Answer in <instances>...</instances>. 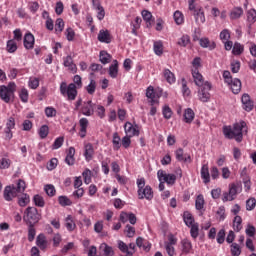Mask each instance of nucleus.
<instances>
[{
  "label": "nucleus",
  "instance_id": "obj_38",
  "mask_svg": "<svg viewBox=\"0 0 256 256\" xmlns=\"http://www.w3.org/2000/svg\"><path fill=\"white\" fill-rule=\"evenodd\" d=\"M243 51H245V46L239 42H235L232 48V53L236 56L242 55Z\"/></svg>",
  "mask_w": 256,
  "mask_h": 256
},
{
  "label": "nucleus",
  "instance_id": "obj_64",
  "mask_svg": "<svg viewBox=\"0 0 256 256\" xmlns=\"http://www.w3.org/2000/svg\"><path fill=\"white\" fill-rule=\"evenodd\" d=\"M248 45V49L250 51V55H252V57H256V44L255 42H247Z\"/></svg>",
  "mask_w": 256,
  "mask_h": 256
},
{
  "label": "nucleus",
  "instance_id": "obj_14",
  "mask_svg": "<svg viewBox=\"0 0 256 256\" xmlns=\"http://www.w3.org/2000/svg\"><path fill=\"white\" fill-rule=\"evenodd\" d=\"M230 87L234 95H239L241 93V80L238 78H233L230 83L227 84Z\"/></svg>",
  "mask_w": 256,
  "mask_h": 256
},
{
  "label": "nucleus",
  "instance_id": "obj_39",
  "mask_svg": "<svg viewBox=\"0 0 256 256\" xmlns=\"http://www.w3.org/2000/svg\"><path fill=\"white\" fill-rule=\"evenodd\" d=\"M118 249L121 253H125L126 256H133V252H129V246L121 240L118 241Z\"/></svg>",
  "mask_w": 256,
  "mask_h": 256
},
{
  "label": "nucleus",
  "instance_id": "obj_27",
  "mask_svg": "<svg viewBox=\"0 0 256 256\" xmlns=\"http://www.w3.org/2000/svg\"><path fill=\"white\" fill-rule=\"evenodd\" d=\"M182 245V252L185 253V255H189L191 251H193V244L189 241V239H183L181 241Z\"/></svg>",
  "mask_w": 256,
  "mask_h": 256
},
{
  "label": "nucleus",
  "instance_id": "obj_50",
  "mask_svg": "<svg viewBox=\"0 0 256 256\" xmlns=\"http://www.w3.org/2000/svg\"><path fill=\"white\" fill-rule=\"evenodd\" d=\"M162 114L164 119H171V117H173V110H171V107H169V105H165L162 108Z\"/></svg>",
  "mask_w": 256,
  "mask_h": 256
},
{
  "label": "nucleus",
  "instance_id": "obj_57",
  "mask_svg": "<svg viewBox=\"0 0 256 256\" xmlns=\"http://www.w3.org/2000/svg\"><path fill=\"white\" fill-rule=\"evenodd\" d=\"M154 53H156V55H163V42L162 41L154 42Z\"/></svg>",
  "mask_w": 256,
  "mask_h": 256
},
{
  "label": "nucleus",
  "instance_id": "obj_35",
  "mask_svg": "<svg viewBox=\"0 0 256 256\" xmlns=\"http://www.w3.org/2000/svg\"><path fill=\"white\" fill-rule=\"evenodd\" d=\"M195 208L197 209V211H203V209L205 208V198L202 194L196 197Z\"/></svg>",
  "mask_w": 256,
  "mask_h": 256
},
{
  "label": "nucleus",
  "instance_id": "obj_3",
  "mask_svg": "<svg viewBox=\"0 0 256 256\" xmlns=\"http://www.w3.org/2000/svg\"><path fill=\"white\" fill-rule=\"evenodd\" d=\"M74 110L79 111V113L85 115V117H92V115L95 114V104L91 100L83 102V99L79 98L75 102Z\"/></svg>",
  "mask_w": 256,
  "mask_h": 256
},
{
  "label": "nucleus",
  "instance_id": "obj_9",
  "mask_svg": "<svg viewBox=\"0 0 256 256\" xmlns=\"http://www.w3.org/2000/svg\"><path fill=\"white\" fill-rule=\"evenodd\" d=\"M157 177L158 181H164L167 185H175V181H177L175 174H167L164 170H158Z\"/></svg>",
  "mask_w": 256,
  "mask_h": 256
},
{
  "label": "nucleus",
  "instance_id": "obj_45",
  "mask_svg": "<svg viewBox=\"0 0 256 256\" xmlns=\"http://www.w3.org/2000/svg\"><path fill=\"white\" fill-rule=\"evenodd\" d=\"M30 201L31 199L29 198L28 194H22V196L18 198V205L20 207H27Z\"/></svg>",
  "mask_w": 256,
  "mask_h": 256
},
{
  "label": "nucleus",
  "instance_id": "obj_29",
  "mask_svg": "<svg viewBox=\"0 0 256 256\" xmlns=\"http://www.w3.org/2000/svg\"><path fill=\"white\" fill-rule=\"evenodd\" d=\"M163 77L170 85H173V83L176 81L175 74H173V72H171L169 69L163 70Z\"/></svg>",
  "mask_w": 256,
  "mask_h": 256
},
{
  "label": "nucleus",
  "instance_id": "obj_41",
  "mask_svg": "<svg viewBox=\"0 0 256 256\" xmlns=\"http://www.w3.org/2000/svg\"><path fill=\"white\" fill-rule=\"evenodd\" d=\"M243 219L241 218V216H235L234 220H233V227H234V231H241V229H243Z\"/></svg>",
  "mask_w": 256,
  "mask_h": 256
},
{
  "label": "nucleus",
  "instance_id": "obj_20",
  "mask_svg": "<svg viewBox=\"0 0 256 256\" xmlns=\"http://www.w3.org/2000/svg\"><path fill=\"white\" fill-rule=\"evenodd\" d=\"M95 155V148H93V144L87 143L84 146V157L87 162L91 161Z\"/></svg>",
  "mask_w": 256,
  "mask_h": 256
},
{
  "label": "nucleus",
  "instance_id": "obj_7",
  "mask_svg": "<svg viewBox=\"0 0 256 256\" xmlns=\"http://www.w3.org/2000/svg\"><path fill=\"white\" fill-rule=\"evenodd\" d=\"M212 85L211 82L206 81L203 86H200V89L198 90V99L202 103H209L211 100V91Z\"/></svg>",
  "mask_w": 256,
  "mask_h": 256
},
{
  "label": "nucleus",
  "instance_id": "obj_33",
  "mask_svg": "<svg viewBox=\"0 0 256 256\" xmlns=\"http://www.w3.org/2000/svg\"><path fill=\"white\" fill-rule=\"evenodd\" d=\"M193 119H195V112L193 111V109H186L184 111V121L186 123H193Z\"/></svg>",
  "mask_w": 256,
  "mask_h": 256
},
{
  "label": "nucleus",
  "instance_id": "obj_1",
  "mask_svg": "<svg viewBox=\"0 0 256 256\" xmlns=\"http://www.w3.org/2000/svg\"><path fill=\"white\" fill-rule=\"evenodd\" d=\"M247 127L245 121L236 122L231 126H223V135L226 139H235L237 143L243 141V129Z\"/></svg>",
  "mask_w": 256,
  "mask_h": 256
},
{
  "label": "nucleus",
  "instance_id": "obj_16",
  "mask_svg": "<svg viewBox=\"0 0 256 256\" xmlns=\"http://www.w3.org/2000/svg\"><path fill=\"white\" fill-rule=\"evenodd\" d=\"M192 77L197 87H203L205 85V79L203 78V75L199 72V70L192 69Z\"/></svg>",
  "mask_w": 256,
  "mask_h": 256
},
{
  "label": "nucleus",
  "instance_id": "obj_40",
  "mask_svg": "<svg viewBox=\"0 0 256 256\" xmlns=\"http://www.w3.org/2000/svg\"><path fill=\"white\" fill-rule=\"evenodd\" d=\"M178 45L180 47H187L191 45V37L187 34L182 35V37L178 40Z\"/></svg>",
  "mask_w": 256,
  "mask_h": 256
},
{
  "label": "nucleus",
  "instance_id": "obj_34",
  "mask_svg": "<svg viewBox=\"0 0 256 256\" xmlns=\"http://www.w3.org/2000/svg\"><path fill=\"white\" fill-rule=\"evenodd\" d=\"M141 15L143 20L146 21L147 27H151V23H153V14H151V12H149L148 10H143L141 12Z\"/></svg>",
  "mask_w": 256,
  "mask_h": 256
},
{
  "label": "nucleus",
  "instance_id": "obj_5",
  "mask_svg": "<svg viewBox=\"0 0 256 256\" xmlns=\"http://www.w3.org/2000/svg\"><path fill=\"white\" fill-rule=\"evenodd\" d=\"M77 85L70 83L67 85V82H62L60 84V93L63 97H67L68 101H75L77 99Z\"/></svg>",
  "mask_w": 256,
  "mask_h": 256
},
{
  "label": "nucleus",
  "instance_id": "obj_2",
  "mask_svg": "<svg viewBox=\"0 0 256 256\" xmlns=\"http://www.w3.org/2000/svg\"><path fill=\"white\" fill-rule=\"evenodd\" d=\"M26 188H27V185L25 184V182L19 179L16 186L9 185L5 187L3 192V197L5 201H13L15 197H19V193H25Z\"/></svg>",
  "mask_w": 256,
  "mask_h": 256
},
{
  "label": "nucleus",
  "instance_id": "obj_8",
  "mask_svg": "<svg viewBox=\"0 0 256 256\" xmlns=\"http://www.w3.org/2000/svg\"><path fill=\"white\" fill-rule=\"evenodd\" d=\"M239 195V185L235 183L229 184V191L223 193L222 201L227 203V201H235Z\"/></svg>",
  "mask_w": 256,
  "mask_h": 256
},
{
  "label": "nucleus",
  "instance_id": "obj_52",
  "mask_svg": "<svg viewBox=\"0 0 256 256\" xmlns=\"http://www.w3.org/2000/svg\"><path fill=\"white\" fill-rule=\"evenodd\" d=\"M6 49L8 53H15L17 51V42L15 40H8Z\"/></svg>",
  "mask_w": 256,
  "mask_h": 256
},
{
  "label": "nucleus",
  "instance_id": "obj_11",
  "mask_svg": "<svg viewBox=\"0 0 256 256\" xmlns=\"http://www.w3.org/2000/svg\"><path fill=\"white\" fill-rule=\"evenodd\" d=\"M124 131L128 137H139V125L133 124L131 122H126L124 124Z\"/></svg>",
  "mask_w": 256,
  "mask_h": 256
},
{
  "label": "nucleus",
  "instance_id": "obj_19",
  "mask_svg": "<svg viewBox=\"0 0 256 256\" xmlns=\"http://www.w3.org/2000/svg\"><path fill=\"white\" fill-rule=\"evenodd\" d=\"M79 125H80L79 136L81 137V139H85V137H87V127H89V120L87 118H81L79 120Z\"/></svg>",
  "mask_w": 256,
  "mask_h": 256
},
{
  "label": "nucleus",
  "instance_id": "obj_21",
  "mask_svg": "<svg viewBox=\"0 0 256 256\" xmlns=\"http://www.w3.org/2000/svg\"><path fill=\"white\" fill-rule=\"evenodd\" d=\"M98 41H100V43H111L112 37L109 30H100L98 33Z\"/></svg>",
  "mask_w": 256,
  "mask_h": 256
},
{
  "label": "nucleus",
  "instance_id": "obj_13",
  "mask_svg": "<svg viewBox=\"0 0 256 256\" xmlns=\"http://www.w3.org/2000/svg\"><path fill=\"white\" fill-rule=\"evenodd\" d=\"M36 245L39 247L41 251H47V247L49 246V241H47V236L41 233L36 238Z\"/></svg>",
  "mask_w": 256,
  "mask_h": 256
},
{
  "label": "nucleus",
  "instance_id": "obj_4",
  "mask_svg": "<svg viewBox=\"0 0 256 256\" xmlns=\"http://www.w3.org/2000/svg\"><path fill=\"white\" fill-rule=\"evenodd\" d=\"M136 185L138 187V199H147V201L153 199V189L149 185L145 186V178H138Z\"/></svg>",
  "mask_w": 256,
  "mask_h": 256
},
{
  "label": "nucleus",
  "instance_id": "obj_63",
  "mask_svg": "<svg viewBox=\"0 0 256 256\" xmlns=\"http://www.w3.org/2000/svg\"><path fill=\"white\" fill-rule=\"evenodd\" d=\"M11 167V160L9 158H2L0 160V169H9Z\"/></svg>",
  "mask_w": 256,
  "mask_h": 256
},
{
  "label": "nucleus",
  "instance_id": "obj_22",
  "mask_svg": "<svg viewBox=\"0 0 256 256\" xmlns=\"http://www.w3.org/2000/svg\"><path fill=\"white\" fill-rule=\"evenodd\" d=\"M11 97H13V94L7 90V86H0V99H2L4 103H11Z\"/></svg>",
  "mask_w": 256,
  "mask_h": 256
},
{
  "label": "nucleus",
  "instance_id": "obj_43",
  "mask_svg": "<svg viewBox=\"0 0 256 256\" xmlns=\"http://www.w3.org/2000/svg\"><path fill=\"white\" fill-rule=\"evenodd\" d=\"M19 98L22 101V103H28L29 102V91L27 90V88H22L19 92H18Z\"/></svg>",
  "mask_w": 256,
  "mask_h": 256
},
{
  "label": "nucleus",
  "instance_id": "obj_47",
  "mask_svg": "<svg viewBox=\"0 0 256 256\" xmlns=\"http://www.w3.org/2000/svg\"><path fill=\"white\" fill-rule=\"evenodd\" d=\"M44 113H45L46 117H48V118L57 117V109H55L52 106L46 107L44 110Z\"/></svg>",
  "mask_w": 256,
  "mask_h": 256
},
{
  "label": "nucleus",
  "instance_id": "obj_62",
  "mask_svg": "<svg viewBox=\"0 0 256 256\" xmlns=\"http://www.w3.org/2000/svg\"><path fill=\"white\" fill-rule=\"evenodd\" d=\"M216 215H218L219 221H225V218L227 217L225 215V206H220L216 212Z\"/></svg>",
  "mask_w": 256,
  "mask_h": 256
},
{
  "label": "nucleus",
  "instance_id": "obj_30",
  "mask_svg": "<svg viewBox=\"0 0 256 256\" xmlns=\"http://www.w3.org/2000/svg\"><path fill=\"white\" fill-rule=\"evenodd\" d=\"M99 59L102 65H107V63H111L112 56L107 51L102 50L100 51Z\"/></svg>",
  "mask_w": 256,
  "mask_h": 256
},
{
  "label": "nucleus",
  "instance_id": "obj_59",
  "mask_svg": "<svg viewBox=\"0 0 256 256\" xmlns=\"http://www.w3.org/2000/svg\"><path fill=\"white\" fill-rule=\"evenodd\" d=\"M220 39L222 43H224L225 41H229V39H231V32L227 29L222 30L220 32Z\"/></svg>",
  "mask_w": 256,
  "mask_h": 256
},
{
  "label": "nucleus",
  "instance_id": "obj_24",
  "mask_svg": "<svg viewBox=\"0 0 256 256\" xmlns=\"http://www.w3.org/2000/svg\"><path fill=\"white\" fill-rule=\"evenodd\" d=\"M177 161H183L184 163H191V155L185 154L182 148L175 151Z\"/></svg>",
  "mask_w": 256,
  "mask_h": 256
},
{
  "label": "nucleus",
  "instance_id": "obj_28",
  "mask_svg": "<svg viewBox=\"0 0 256 256\" xmlns=\"http://www.w3.org/2000/svg\"><path fill=\"white\" fill-rule=\"evenodd\" d=\"M195 22L198 25H201V23L205 22V12H203V8H200L199 10H196V12L193 13Z\"/></svg>",
  "mask_w": 256,
  "mask_h": 256
},
{
  "label": "nucleus",
  "instance_id": "obj_49",
  "mask_svg": "<svg viewBox=\"0 0 256 256\" xmlns=\"http://www.w3.org/2000/svg\"><path fill=\"white\" fill-rule=\"evenodd\" d=\"M39 137L41 139H47V135H49V126L48 125H42L38 131Z\"/></svg>",
  "mask_w": 256,
  "mask_h": 256
},
{
  "label": "nucleus",
  "instance_id": "obj_46",
  "mask_svg": "<svg viewBox=\"0 0 256 256\" xmlns=\"http://www.w3.org/2000/svg\"><path fill=\"white\" fill-rule=\"evenodd\" d=\"M44 191L48 197H55V194L57 193V190L55 189V186L53 184H47L44 187Z\"/></svg>",
  "mask_w": 256,
  "mask_h": 256
},
{
  "label": "nucleus",
  "instance_id": "obj_60",
  "mask_svg": "<svg viewBox=\"0 0 256 256\" xmlns=\"http://www.w3.org/2000/svg\"><path fill=\"white\" fill-rule=\"evenodd\" d=\"M231 254L232 256H239L241 255V247L237 243L231 244Z\"/></svg>",
  "mask_w": 256,
  "mask_h": 256
},
{
  "label": "nucleus",
  "instance_id": "obj_44",
  "mask_svg": "<svg viewBox=\"0 0 256 256\" xmlns=\"http://www.w3.org/2000/svg\"><path fill=\"white\" fill-rule=\"evenodd\" d=\"M112 143L116 151H119V149H121V137L119 136V133L115 132L113 134Z\"/></svg>",
  "mask_w": 256,
  "mask_h": 256
},
{
  "label": "nucleus",
  "instance_id": "obj_18",
  "mask_svg": "<svg viewBox=\"0 0 256 256\" xmlns=\"http://www.w3.org/2000/svg\"><path fill=\"white\" fill-rule=\"evenodd\" d=\"M200 175L205 185H207L208 183H211V174L209 173V166L207 164H204L201 167Z\"/></svg>",
  "mask_w": 256,
  "mask_h": 256
},
{
  "label": "nucleus",
  "instance_id": "obj_54",
  "mask_svg": "<svg viewBox=\"0 0 256 256\" xmlns=\"http://www.w3.org/2000/svg\"><path fill=\"white\" fill-rule=\"evenodd\" d=\"M35 235H37V231L35 230V227L33 226V224H29L28 241H30V243L35 240Z\"/></svg>",
  "mask_w": 256,
  "mask_h": 256
},
{
  "label": "nucleus",
  "instance_id": "obj_25",
  "mask_svg": "<svg viewBox=\"0 0 256 256\" xmlns=\"http://www.w3.org/2000/svg\"><path fill=\"white\" fill-rule=\"evenodd\" d=\"M199 44H200V47H203V49H207L209 48L210 51H213V49H215V47H217V45L215 44V42H211L209 40V38H201L199 40Z\"/></svg>",
  "mask_w": 256,
  "mask_h": 256
},
{
  "label": "nucleus",
  "instance_id": "obj_42",
  "mask_svg": "<svg viewBox=\"0 0 256 256\" xmlns=\"http://www.w3.org/2000/svg\"><path fill=\"white\" fill-rule=\"evenodd\" d=\"M33 203L36 207H45V199L43 198V196L36 194L33 197Z\"/></svg>",
  "mask_w": 256,
  "mask_h": 256
},
{
  "label": "nucleus",
  "instance_id": "obj_58",
  "mask_svg": "<svg viewBox=\"0 0 256 256\" xmlns=\"http://www.w3.org/2000/svg\"><path fill=\"white\" fill-rule=\"evenodd\" d=\"M190 228L191 237L193 239H197V237H199V224H193Z\"/></svg>",
  "mask_w": 256,
  "mask_h": 256
},
{
  "label": "nucleus",
  "instance_id": "obj_32",
  "mask_svg": "<svg viewBox=\"0 0 256 256\" xmlns=\"http://www.w3.org/2000/svg\"><path fill=\"white\" fill-rule=\"evenodd\" d=\"M101 251H103L104 256H115V251H113V247L107 245V243H102L100 245Z\"/></svg>",
  "mask_w": 256,
  "mask_h": 256
},
{
  "label": "nucleus",
  "instance_id": "obj_17",
  "mask_svg": "<svg viewBox=\"0 0 256 256\" xmlns=\"http://www.w3.org/2000/svg\"><path fill=\"white\" fill-rule=\"evenodd\" d=\"M63 65L67 67L72 73H77V65L73 62V57L68 55L63 58Z\"/></svg>",
  "mask_w": 256,
  "mask_h": 256
},
{
  "label": "nucleus",
  "instance_id": "obj_36",
  "mask_svg": "<svg viewBox=\"0 0 256 256\" xmlns=\"http://www.w3.org/2000/svg\"><path fill=\"white\" fill-rule=\"evenodd\" d=\"M58 203L61 207H71L73 205V201L67 196H59Z\"/></svg>",
  "mask_w": 256,
  "mask_h": 256
},
{
  "label": "nucleus",
  "instance_id": "obj_51",
  "mask_svg": "<svg viewBox=\"0 0 256 256\" xmlns=\"http://www.w3.org/2000/svg\"><path fill=\"white\" fill-rule=\"evenodd\" d=\"M97 89V82L95 80H90L89 85L86 86V91L89 95H93Z\"/></svg>",
  "mask_w": 256,
  "mask_h": 256
},
{
  "label": "nucleus",
  "instance_id": "obj_23",
  "mask_svg": "<svg viewBox=\"0 0 256 256\" xmlns=\"http://www.w3.org/2000/svg\"><path fill=\"white\" fill-rule=\"evenodd\" d=\"M24 47L25 49H33L35 47V36L28 32L24 36Z\"/></svg>",
  "mask_w": 256,
  "mask_h": 256
},
{
  "label": "nucleus",
  "instance_id": "obj_53",
  "mask_svg": "<svg viewBox=\"0 0 256 256\" xmlns=\"http://www.w3.org/2000/svg\"><path fill=\"white\" fill-rule=\"evenodd\" d=\"M174 21L176 25H183L185 18L183 17V13H181V11H176L174 13Z\"/></svg>",
  "mask_w": 256,
  "mask_h": 256
},
{
  "label": "nucleus",
  "instance_id": "obj_31",
  "mask_svg": "<svg viewBox=\"0 0 256 256\" xmlns=\"http://www.w3.org/2000/svg\"><path fill=\"white\" fill-rule=\"evenodd\" d=\"M65 227L67 231H75V228L77 227V225L75 224V221H73V216L68 215L65 218Z\"/></svg>",
  "mask_w": 256,
  "mask_h": 256
},
{
  "label": "nucleus",
  "instance_id": "obj_15",
  "mask_svg": "<svg viewBox=\"0 0 256 256\" xmlns=\"http://www.w3.org/2000/svg\"><path fill=\"white\" fill-rule=\"evenodd\" d=\"M108 74L111 79H117L119 76V61L113 60L112 64L108 68Z\"/></svg>",
  "mask_w": 256,
  "mask_h": 256
},
{
  "label": "nucleus",
  "instance_id": "obj_55",
  "mask_svg": "<svg viewBox=\"0 0 256 256\" xmlns=\"http://www.w3.org/2000/svg\"><path fill=\"white\" fill-rule=\"evenodd\" d=\"M247 21L250 23V25H253L256 21V10L255 9H250L247 12Z\"/></svg>",
  "mask_w": 256,
  "mask_h": 256
},
{
  "label": "nucleus",
  "instance_id": "obj_61",
  "mask_svg": "<svg viewBox=\"0 0 256 256\" xmlns=\"http://www.w3.org/2000/svg\"><path fill=\"white\" fill-rule=\"evenodd\" d=\"M256 206V199L255 198H249L246 201V210L247 211H253V209H255Z\"/></svg>",
  "mask_w": 256,
  "mask_h": 256
},
{
  "label": "nucleus",
  "instance_id": "obj_37",
  "mask_svg": "<svg viewBox=\"0 0 256 256\" xmlns=\"http://www.w3.org/2000/svg\"><path fill=\"white\" fill-rule=\"evenodd\" d=\"M63 29H65V21H63L62 18L56 19V22H55V33H56V35H59L60 33H63Z\"/></svg>",
  "mask_w": 256,
  "mask_h": 256
},
{
  "label": "nucleus",
  "instance_id": "obj_48",
  "mask_svg": "<svg viewBox=\"0 0 256 256\" xmlns=\"http://www.w3.org/2000/svg\"><path fill=\"white\" fill-rule=\"evenodd\" d=\"M241 15H243V8L237 7L231 11L230 18L231 19H239V17H241Z\"/></svg>",
  "mask_w": 256,
  "mask_h": 256
},
{
  "label": "nucleus",
  "instance_id": "obj_6",
  "mask_svg": "<svg viewBox=\"0 0 256 256\" xmlns=\"http://www.w3.org/2000/svg\"><path fill=\"white\" fill-rule=\"evenodd\" d=\"M24 221L28 225H35V223H39L41 221V214L39 210L35 207H28L24 212Z\"/></svg>",
  "mask_w": 256,
  "mask_h": 256
},
{
  "label": "nucleus",
  "instance_id": "obj_56",
  "mask_svg": "<svg viewBox=\"0 0 256 256\" xmlns=\"http://www.w3.org/2000/svg\"><path fill=\"white\" fill-rule=\"evenodd\" d=\"M93 175V172H91L88 168L84 170L82 173V177L84 179V183L86 185H89L91 183V176Z\"/></svg>",
  "mask_w": 256,
  "mask_h": 256
},
{
  "label": "nucleus",
  "instance_id": "obj_10",
  "mask_svg": "<svg viewBox=\"0 0 256 256\" xmlns=\"http://www.w3.org/2000/svg\"><path fill=\"white\" fill-rule=\"evenodd\" d=\"M146 97L150 99L151 105H159V98L161 97V92H156L153 86H149L146 89Z\"/></svg>",
  "mask_w": 256,
  "mask_h": 256
},
{
  "label": "nucleus",
  "instance_id": "obj_12",
  "mask_svg": "<svg viewBox=\"0 0 256 256\" xmlns=\"http://www.w3.org/2000/svg\"><path fill=\"white\" fill-rule=\"evenodd\" d=\"M241 101L242 109H244V111H247L249 113L252 109H254L255 103L253 102V100H251V96H249V94H243Z\"/></svg>",
  "mask_w": 256,
  "mask_h": 256
},
{
  "label": "nucleus",
  "instance_id": "obj_26",
  "mask_svg": "<svg viewBox=\"0 0 256 256\" xmlns=\"http://www.w3.org/2000/svg\"><path fill=\"white\" fill-rule=\"evenodd\" d=\"M183 221L187 227H191L192 225H196L195 218H193V214L189 211H185L183 214Z\"/></svg>",
  "mask_w": 256,
  "mask_h": 256
}]
</instances>
